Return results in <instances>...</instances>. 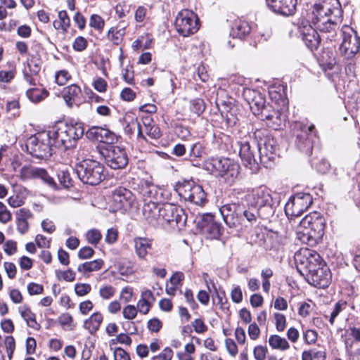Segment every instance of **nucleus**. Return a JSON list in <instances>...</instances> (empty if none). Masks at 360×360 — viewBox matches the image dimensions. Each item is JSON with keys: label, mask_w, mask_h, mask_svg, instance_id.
Wrapping results in <instances>:
<instances>
[{"label": "nucleus", "mask_w": 360, "mask_h": 360, "mask_svg": "<svg viewBox=\"0 0 360 360\" xmlns=\"http://www.w3.org/2000/svg\"><path fill=\"white\" fill-rule=\"evenodd\" d=\"M47 131L53 146L65 150L75 147L77 141L84 134V129L81 126L63 122H58Z\"/></svg>", "instance_id": "f257e3e1"}, {"label": "nucleus", "mask_w": 360, "mask_h": 360, "mask_svg": "<svg viewBox=\"0 0 360 360\" xmlns=\"http://www.w3.org/2000/svg\"><path fill=\"white\" fill-rule=\"evenodd\" d=\"M204 169L218 176L224 182L232 185L239 175L240 165L234 160L223 157H211L204 163Z\"/></svg>", "instance_id": "f03ea898"}, {"label": "nucleus", "mask_w": 360, "mask_h": 360, "mask_svg": "<svg viewBox=\"0 0 360 360\" xmlns=\"http://www.w3.org/2000/svg\"><path fill=\"white\" fill-rule=\"evenodd\" d=\"M325 219L319 212H314L306 215L300 222V239L309 245L316 243L324 233Z\"/></svg>", "instance_id": "7ed1b4c3"}, {"label": "nucleus", "mask_w": 360, "mask_h": 360, "mask_svg": "<svg viewBox=\"0 0 360 360\" xmlns=\"http://www.w3.org/2000/svg\"><path fill=\"white\" fill-rule=\"evenodd\" d=\"M249 205L257 207L263 219L273 216L275 202L271 191L265 186H259L249 191L244 198Z\"/></svg>", "instance_id": "20e7f679"}, {"label": "nucleus", "mask_w": 360, "mask_h": 360, "mask_svg": "<svg viewBox=\"0 0 360 360\" xmlns=\"http://www.w3.org/2000/svg\"><path fill=\"white\" fill-rule=\"evenodd\" d=\"M105 168L103 165L91 159H85L75 165V172L79 179L91 186L97 185L105 179Z\"/></svg>", "instance_id": "39448f33"}, {"label": "nucleus", "mask_w": 360, "mask_h": 360, "mask_svg": "<svg viewBox=\"0 0 360 360\" xmlns=\"http://www.w3.org/2000/svg\"><path fill=\"white\" fill-rule=\"evenodd\" d=\"M174 188L180 198L186 201L198 206H203L207 202V194L202 187L192 179L180 180Z\"/></svg>", "instance_id": "423d86ee"}, {"label": "nucleus", "mask_w": 360, "mask_h": 360, "mask_svg": "<svg viewBox=\"0 0 360 360\" xmlns=\"http://www.w3.org/2000/svg\"><path fill=\"white\" fill-rule=\"evenodd\" d=\"M27 152L39 159L49 158L53 153V145L47 131L38 132L27 139Z\"/></svg>", "instance_id": "0eeeda50"}, {"label": "nucleus", "mask_w": 360, "mask_h": 360, "mask_svg": "<svg viewBox=\"0 0 360 360\" xmlns=\"http://www.w3.org/2000/svg\"><path fill=\"white\" fill-rule=\"evenodd\" d=\"M254 139L257 143V152L261 162L273 160L278 150V143L269 131L265 129H256Z\"/></svg>", "instance_id": "6e6552de"}, {"label": "nucleus", "mask_w": 360, "mask_h": 360, "mask_svg": "<svg viewBox=\"0 0 360 360\" xmlns=\"http://www.w3.org/2000/svg\"><path fill=\"white\" fill-rule=\"evenodd\" d=\"M342 10L338 0H320L313 6L311 20L315 27H323L320 19L332 15L335 18L342 17Z\"/></svg>", "instance_id": "1a4fd4ad"}, {"label": "nucleus", "mask_w": 360, "mask_h": 360, "mask_svg": "<svg viewBox=\"0 0 360 360\" xmlns=\"http://www.w3.org/2000/svg\"><path fill=\"white\" fill-rule=\"evenodd\" d=\"M176 32L186 37L195 34L200 27L197 15L191 10L184 9L177 14L175 19Z\"/></svg>", "instance_id": "9d476101"}, {"label": "nucleus", "mask_w": 360, "mask_h": 360, "mask_svg": "<svg viewBox=\"0 0 360 360\" xmlns=\"http://www.w3.org/2000/svg\"><path fill=\"white\" fill-rule=\"evenodd\" d=\"M98 151L107 165L113 169H123L128 164L127 154L122 148L108 145L99 147Z\"/></svg>", "instance_id": "9b49d317"}, {"label": "nucleus", "mask_w": 360, "mask_h": 360, "mask_svg": "<svg viewBox=\"0 0 360 360\" xmlns=\"http://www.w3.org/2000/svg\"><path fill=\"white\" fill-rule=\"evenodd\" d=\"M296 141L297 148L302 153L310 155L313 148V143L316 138L314 126H307L301 122L295 123V125Z\"/></svg>", "instance_id": "f8f14e48"}, {"label": "nucleus", "mask_w": 360, "mask_h": 360, "mask_svg": "<svg viewBox=\"0 0 360 360\" xmlns=\"http://www.w3.org/2000/svg\"><path fill=\"white\" fill-rule=\"evenodd\" d=\"M343 39L340 46L342 56L347 59L353 58L359 52L360 48V37L351 27L346 26L342 30Z\"/></svg>", "instance_id": "ddd939ff"}, {"label": "nucleus", "mask_w": 360, "mask_h": 360, "mask_svg": "<svg viewBox=\"0 0 360 360\" xmlns=\"http://www.w3.org/2000/svg\"><path fill=\"white\" fill-rule=\"evenodd\" d=\"M312 204L310 194L298 193L292 196L285 206V212L288 217H298Z\"/></svg>", "instance_id": "4468645a"}, {"label": "nucleus", "mask_w": 360, "mask_h": 360, "mask_svg": "<svg viewBox=\"0 0 360 360\" xmlns=\"http://www.w3.org/2000/svg\"><path fill=\"white\" fill-rule=\"evenodd\" d=\"M112 203L116 210L126 212L138 207V202L132 192L123 187L116 188L112 193Z\"/></svg>", "instance_id": "2eb2a0df"}, {"label": "nucleus", "mask_w": 360, "mask_h": 360, "mask_svg": "<svg viewBox=\"0 0 360 360\" xmlns=\"http://www.w3.org/2000/svg\"><path fill=\"white\" fill-rule=\"evenodd\" d=\"M159 214L158 226H163L172 222H175L177 225L185 221L183 210L171 203L160 205Z\"/></svg>", "instance_id": "dca6fc26"}, {"label": "nucleus", "mask_w": 360, "mask_h": 360, "mask_svg": "<svg viewBox=\"0 0 360 360\" xmlns=\"http://www.w3.org/2000/svg\"><path fill=\"white\" fill-rule=\"evenodd\" d=\"M138 191L144 198H150L163 202L170 199V192L164 187H160L146 180L139 185Z\"/></svg>", "instance_id": "f3484780"}, {"label": "nucleus", "mask_w": 360, "mask_h": 360, "mask_svg": "<svg viewBox=\"0 0 360 360\" xmlns=\"http://www.w3.org/2000/svg\"><path fill=\"white\" fill-rule=\"evenodd\" d=\"M243 96L250 105L253 114L259 118L267 110V106H271L269 104L266 105L264 96L255 89H245L243 91Z\"/></svg>", "instance_id": "a211bd4d"}, {"label": "nucleus", "mask_w": 360, "mask_h": 360, "mask_svg": "<svg viewBox=\"0 0 360 360\" xmlns=\"http://www.w3.org/2000/svg\"><path fill=\"white\" fill-rule=\"evenodd\" d=\"M219 212L225 224L230 228L239 229L242 204L231 202L220 207Z\"/></svg>", "instance_id": "6ab92c4d"}, {"label": "nucleus", "mask_w": 360, "mask_h": 360, "mask_svg": "<svg viewBox=\"0 0 360 360\" xmlns=\"http://www.w3.org/2000/svg\"><path fill=\"white\" fill-rule=\"evenodd\" d=\"M316 259H320V255L314 250L301 249L295 255V261L297 271L302 276L309 272V266L315 262Z\"/></svg>", "instance_id": "aec40b11"}, {"label": "nucleus", "mask_w": 360, "mask_h": 360, "mask_svg": "<svg viewBox=\"0 0 360 360\" xmlns=\"http://www.w3.org/2000/svg\"><path fill=\"white\" fill-rule=\"evenodd\" d=\"M298 30L305 45L311 51L316 50L319 48L321 37L315 27L314 28L307 22H302V25L299 27Z\"/></svg>", "instance_id": "412c9836"}, {"label": "nucleus", "mask_w": 360, "mask_h": 360, "mask_svg": "<svg viewBox=\"0 0 360 360\" xmlns=\"http://www.w3.org/2000/svg\"><path fill=\"white\" fill-rule=\"evenodd\" d=\"M235 143V150H238V153L242 160L246 165L252 164V162H256L255 160V150L252 149L250 144V136H241L240 135L237 138Z\"/></svg>", "instance_id": "4be33fe9"}, {"label": "nucleus", "mask_w": 360, "mask_h": 360, "mask_svg": "<svg viewBox=\"0 0 360 360\" xmlns=\"http://www.w3.org/2000/svg\"><path fill=\"white\" fill-rule=\"evenodd\" d=\"M146 135L152 139H158L162 136V132L152 118L145 117L140 122V129L139 130V139L147 141Z\"/></svg>", "instance_id": "5701e85b"}, {"label": "nucleus", "mask_w": 360, "mask_h": 360, "mask_svg": "<svg viewBox=\"0 0 360 360\" xmlns=\"http://www.w3.org/2000/svg\"><path fill=\"white\" fill-rule=\"evenodd\" d=\"M305 279L310 285L314 287L326 288L330 283V271L326 265H323L322 269L317 270L312 274H309L308 277Z\"/></svg>", "instance_id": "b1692460"}, {"label": "nucleus", "mask_w": 360, "mask_h": 360, "mask_svg": "<svg viewBox=\"0 0 360 360\" xmlns=\"http://www.w3.org/2000/svg\"><path fill=\"white\" fill-rule=\"evenodd\" d=\"M262 218V214L257 207L242 204V214L240 217L239 229L252 226L257 222L259 218Z\"/></svg>", "instance_id": "393cba45"}, {"label": "nucleus", "mask_w": 360, "mask_h": 360, "mask_svg": "<svg viewBox=\"0 0 360 360\" xmlns=\"http://www.w3.org/2000/svg\"><path fill=\"white\" fill-rule=\"evenodd\" d=\"M266 2L274 13L286 16L294 14L297 5V0H266Z\"/></svg>", "instance_id": "a878e982"}, {"label": "nucleus", "mask_w": 360, "mask_h": 360, "mask_svg": "<svg viewBox=\"0 0 360 360\" xmlns=\"http://www.w3.org/2000/svg\"><path fill=\"white\" fill-rule=\"evenodd\" d=\"M86 136L89 139H94L97 141L112 145L117 140V137L115 133L108 129L92 127L86 132Z\"/></svg>", "instance_id": "bb28decb"}, {"label": "nucleus", "mask_w": 360, "mask_h": 360, "mask_svg": "<svg viewBox=\"0 0 360 360\" xmlns=\"http://www.w3.org/2000/svg\"><path fill=\"white\" fill-rule=\"evenodd\" d=\"M259 119L265 121L266 126L274 130L281 129L285 122V115L279 110H276L272 106H267V110Z\"/></svg>", "instance_id": "cd10ccee"}, {"label": "nucleus", "mask_w": 360, "mask_h": 360, "mask_svg": "<svg viewBox=\"0 0 360 360\" xmlns=\"http://www.w3.org/2000/svg\"><path fill=\"white\" fill-rule=\"evenodd\" d=\"M153 240L146 237L136 236L133 239L134 250L137 257L143 261L148 259V256L152 250Z\"/></svg>", "instance_id": "c85d7f7f"}, {"label": "nucleus", "mask_w": 360, "mask_h": 360, "mask_svg": "<svg viewBox=\"0 0 360 360\" xmlns=\"http://www.w3.org/2000/svg\"><path fill=\"white\" fill-rule=\"evenodd\" d=\"M62 95L66 105L69 108H72L73 105L79 106L82 101V90L76 84L65 87Z\"/></svg>", "instance_id": "c756f323"}, {"label": "nucleus", "mask_w": 360, "mask_h": 360, "mask_svg": "<svg viewBox=\"0 0 360 360\" xmlns=\"http://www.w3.org/2000/svg\"><path fill=\"white\" fill-rule=\"evenodd\" d=\"M160 202H155L150 200L148 202H145L143 209L142 214L148 224L153 226H158V219L159 214Z\"/></svg>", "instance_id": "7c9ffc66"}, {"label": "nucleus", "mask_w": 360, "mask_h": 360, "mask_svg": "<svg viewBox=\"0 0 360 360\" xmlns=\"http://www.w3.org/2000/svg\"><path fill=\"white\" fill-rule=\"evenodd\" d=\"M340 18H335L332 15H329L324 18L320 19V22L323 23V27H315L323 34H326V39L332 41L336 35V29L338 20Z\"/></svg>", "instance_id": "2f4dec72"}, {"label": "nucleus", "mask_w": 360, "mask_h": 360, "mask_svg": "<svg viewBox=\"0 0 360 360\" xmlns=\"http://www.w3.org/2000/svg\"><path fill=\"white\" fill-rule=\"evenodd\" d=\"M53 27L60 30L63 34L66 33L70 27V18L66 11H60L58 13V19L53 22Z\"/></svg>", "instance_id": "473e14b6"}, {"label": "nucleus", "mask_w": 360, "mask_h": 360, "mask_svg": "<svg viewBox=\"0 0 360 360\" xmlns=\"http://www.w3.org/2000/svg\"><path fill=\"white\" fill-rule=\"evenodd\" d=\"M29 173L34 177L40 178L46 184L53 188H57V184L48 172L42 168L33 167L28 170Z\"/></svg>", "instance_id": "72a5a7b5"}, {"label": "nucleus", "mask_w": 360, "mask_h": 360, "mask_svg": "<svg viewBox=\"0 0 360 360\" xmlns=\"http://www.w3.org/2000/svg\"><path fill=\"white\" fill-rule=\"evenodd\" d=\"M29 173L34 177L40 178L46 184L53 188H57V184L48 172L42 168L33 167L28 170Z\"/></svg>", "instance_id": "f704fd0d"}, {"label": "nucleus", "mask_w": 360, "mask_h": 360, "mask_svg": "<svg viewBox=\"0 0 360 360\" xmlns=\"http://www.w3.org/2000/svg\"><path fill=\"white\" fill-rule=\"evenodd\" d=\"M102 321V314L100 312H95L84 321V326L92 334L98 330Z\"/></svg>", "instance_id": "c9c22d12"}, {"label": "nucleus", "mask_w": 360, "mask_h": 360, "mask_svg": "<svg viewBox=\"0 0 360 360\" xmlns=\"http://www.w3.org/2000/svg\"><path fill=\"white\" fill-rule=\"evenodd\" d=\"M103 265V261L101 259H98L81 264L78 266L77 271L82 274H86V273L100 270Z\"/></svg>", "instance_id": "e433bc0d"}, {"label": "nucleus", "mask_w": 360, "mask_h": 360, "mask_svg": "<svg viewBox=\"0 0 360 360\" xmlns=\"http://www.w3.org/2000/svg\"><path fill=\"white\" fill-rule=\"evenodd\" d=\"M19 311L22 318L26 321L27 326L34 329H38L39 325L37 323L35 318V314L26 306H22L19 308Z\"/></svg>", "instance_id": "4c0bfd02"}, {"label": "nucleus", "mask_w": 360, "mask_h": 360, "mask_svg": "<svg viewBox=\"0 0 360 360\" xmlns=\"http://www.w3.org/2000/svg\"><path fill=\"white\" fill-rule=\"evenodd\" d=\"M269 344L272 349L285 351L290 348L287 340L278 335H271L269 338Z\"/></svg>", "instance_id": "58836bf2"}, {"label": "nucleus", "mask_w": 360, "mask_h": 360, "mask_svg": "<svg viewBox=\"0 0 360 360\" xmlns=\"http://www.w3.org/2000/svg\"><path fill=\"white\" fill-rule=\"evenodd\" d=\"M26 95L30 101L33 103H38L47 97L49 93L45 89L32 88L26 91Z\"/></svg>", "instance_id": "ea45409f"}, {"label": "nucleus", "mask_w": 360, "mask_h": 360, "mask_svg": "<svg viewBox=\"0 0 360 360\" xmlns=\"http://www.w3.org/2000/svg\"><path fill=\"white\" fill-rule=\"evenodd\" d=\"M250 27L247 22H239L232 28L231 34L233 37L242 38L249 34Z\"/></svg>", "instance_id": "a19ab883"}, {"label": "nucleus", "mask_w": 360, "mask_h": 360, "mask_svg": "<svg viewBox=\"0 0 360 360\" xmlns=\"http://www.w3.org/2000/svg\"><path fill=\"white\" fill-rule=\"evenodd\" d=\"M205 104L202 98H195L190 101V110L197 115H200L204 112Z\"/></svg>", "instance_id": "79ce46f5"}, {"label": "nucleus", "mask_w": 360, "mask_h": 360, "mask_svg": "<svg viewBox=\"0 0 360 360\" xmlns=\"http://www.w3.org/2000/svg\"><path fill=\"white\" fill-rule=\"evenodd\" d=\"M345 307H346L345 302H338L335 304L334 308H333V311L330 312V316H328L326 314V315H324V317L326 319H328L331 325H333L335 318L343 310V309L345 308Z\"/></svg>", "instance_id": "37998d69"}, {"label": "nucleus", "mask_w": 360, "mask_h": 360, "mask_svg": "<svg viewBox=\"0 0 360 360\" xmlns=\"http://www.w3.org/2000/svg\"><path fill=\"white\" fill-rule=\"evenodd\" d=\"M116 292V289L110 285H103L99 289V295L103 300H110L111 299Z\"/></svg>", "instance_id": "c03bdc74"}, {"label": "nucleus", "mask_w": 360, "mask_h": 360, "mask_svg": "<svg viewBox=\"0 0 360 360\" xmlns=\"http://www.w3.org/2000/svg\"><path fill=\"white\" fill-rule=\"evenodd\" d=\"M56 275L59 280L72 282L75 279V273L70 269L66 271L56 270Z\"/></svg>", "instance_id": "a18cd8bd"}, {"label": "nucleus", "mask_w": 360, "mask_h": 360, "mask_svg": "<svg viewBox=\"0 0 360 360\" xmlns=\"http://www.w3.org/2000/svg\"><path fill=\"white\" fill-rule=\"evenodd\" d=\"M140 129V122L137 119H133L124 127V132L128 136L134 135L135 131H137V138L139 139V130Z\"/></svg>", "instance_id": "49530a36"}, {"label": "nucleus", "mask_w": 360, "mask_h": 360, "mask_svg": "<svg viewBox=\"0 0 360 360\" xmlns=\"http://www.w3.org/2000/svg\"><path fill=\"white\" fill-rule=\"evenodd\" d=\"M102 238V235L98 229H91L86 233V239L92 245H97Z\"/></svg>", "instance_id": "de8ad7c7"}, {"label": "nucleus", "mask_w": 360, "mask_h": 360, "mask_svg": "<svg viewBox=\"0 0 360 360\" xmlns=\"http://www.w3.org/2000/svg\"><path fill=\"white\" fill-rule=\"evenodd\" d=\"M105 22L103 19L97 14H93L91 15L89 20V25L98 30H101L103 28Z\"/></svg>", "instance_id": "09e8293b"}, {"label": "nucleus", "mask_w": 360, "mask_h": 360, "mask_svg": "<svg viewBox=\"0 0 360 360\" xmlns=\"http://www.w3.org/2000/svg\"><path fill=\"white\" fill-rule=\"evenodd\" d=\"M122 78L129 84H134V73L133 66L129 65L122 70Z\"/></svg>", "instance_id": "8fccbe9b"}, {"label": "nucleus", "mask_w": 360, "mask_h": 360, "mask_svg": "<svg viewBox=\"0 0 360 360\" xmlns=\"http://www.w3.org/2000/svg\"><path fill=\"white\" fill-rule=\"evenodd\" d=\"M131 5L125 2L120 3L115 6V13L119 18H122L129 13Z\"/></svg>", "instance_id": "3c124183"}, {"label": "nucleus", "mask_w": 360, "mask_h": 360, "mask_svg": "<svg viewBox=\"0 0 360 360\" xmlns=\"http://www.w3.org/2000/svg\"><path fill=\"white\" fill-rule=\"evenodd\" d=\"M276 328L278 332H283L286 327L285 316L280 313L274 314Z\"/></svg>", "instance_id": "603ef678"}, {"label": "nucleus", "mask_w": 360, "mask_h": 360, "mask_svg": "<svg viewBox=\"0 0 360 360\" xmlns=\"http://www.w3.org/2000/svg\"><path fill=\"white\" fill-rule=\"evenodd\" d=\"M5 347L6 349V353L9 359H11L13 357V354L15 349V342L13 337L7 336L5 338Z\"/></svg>", "instance_id": "864d4df0"}, {"label": "nucleus", "mask_w": 360, "mask_h": 360, "mask_svg": "<svg viewBox=\"0 0 360 360\" xmlns=\"http://www.w3.org/2000/svg\"><path fill=\"white\" fill-rule=\"evenodd\" d=\"M91 290V286L89 283H77L75 285V293L80 297L89 294Z\"/></svg>", "instance_id": "5fc2aeb1"}, {"label": "nucleus", "mask_w": 360, "mask_h": 360, "mask_svg": "<svg viewBox=\"0 0 360 360\" xmlns=\"http://www.w3.org/2000/svg\"><path fill=\"white\" fill-rule=\"evenodd\" d=\"M205 221H207V226L210 224V231L214 235L219 234L221 231V225L214 221V217L212 214H207L205 217Z\"/></svg>", "instance_id": "6e6d98bb"}, {"label": "nucleus", "mask_w": 360, "mask_h": 360, "mask_svg": "<svg viewBox=\"0 0 360 360\" xmlns=\"http://www.w3.org/2000/svg\"><path fill=\"white\" fill-rule=\"evenodd\" d=\"M12 215L6 205L0 202V222L6 224L11 220Z\"/></svg>", "instance_id": "4d7b16f0"}, {"label": "nucleus", "mask_w": 360, "mask_h": 360, "mask_svg": "<svg viewBox=\"0 0 360 360\" xmlns=\"http://www.w3.org/2000/svg\"><path fill=\"white\" fill-rule=\"evenodd\" d=\"M71 76L67 70H60L56 74V82L60 85H65L70 79Z\"/></svg>", "instance_id": "13d9d810"}, {"label": "nucleus", "mask_w": 360, "mask_h": 360, "mask_svg": "<svg viewBox=\"0 0 360 360\" xmlns=\"http://www.w3.org/2000/svg\"><path fill=\"white\" fill-rule=\"evenodd\" d=\"M137 313H138V309H137L136 307H135L134 305H131V304L126 306L123 309V311H122L124 318L126 319H128V320L134 319L136 316Z\"/></svg>", "instance_id": "bf43d9fd"}, {"label": "nucleus", "mask_w": 360, "mask_h": 360, "mask_svg": "<svg viewBox=\"0 0 360 360\" xmlns=\"http://www.w3.org/2000/svg\"><path fill=\"white\" fill-rule=\"evenodd\" d=\"M86 46L87 41L83 37H77L72 44L73 49L77 51H84L86 48Z\"/></svg>", "instance_id": "052dcab7"}, {"label": "nucleus", "mask_w": 360, "mask_h": 360, "mask_svg": "<svg viewBox=\"0 0 360 360\" xmlns=\"http://www.w3.org/2000/svg\"><path fill=\"white\" fill-rule=\"evenodd\" d=\"M173 351L169 347H165L162 352L153 357L152 360H172Z\"/></svg>", "instance_id": "680f3d73"}, {"label": "nucleus", "mask_w": 360, "mask_h": 360, "mask_svg": "<svg viewBox=\"0 0 360 360\" xmlns=\"http://www.w3.org/2000/svg\"><path fill=\"white\" fill-rule=\"evenodd\" d=\"M118 237V231L116 229L111 228L107 231V233L105 235V240L108 244H113L115 243Z\"/></svg>", "instance_id": "e2e57ef3"}, {"label": "nucleus", "mask_w": 360, "mask_h": 360, "mask_svg": "<svg viewBox=\"0 0 360 360\" xmlns=\"http://www.w3.org/2000/svg\"><path fill=\"white\" fill-rule=\"evenodd\" d=\"M147 13V8L143 6H139L135 11L134 19L137 22L144 21Z\"/></svg>", "instance_id": "0e129e2a"}, {"label": "nucleus", "mask_w": 360, "mask_h": 360, "mask_svg": "<svg viewBox=\"0 0 360 360\" xmlns=\"http://www.w3.org/2000/svg\"><path fill=\"white\" fill-rule=\"evenodd\" d=\"M27 291L30 295H39L43 292L44 288L40 284L30 283L27 285Z\"/></svg>", "instance_id": "69168bd1"}, {"label": "nucleus", "mask_w": 360, "mask_h": 360, "mask_svg": "<svg viewBox=\"0 0 360 360\" xmlns=\"http://www.w3.org/2000/svg\"><path fill=\"white\" fill-rule=\"evenodd\" d=\"M16 219L27 221L32 217V213L29 209L21 208L16 212Z\"/></svg>", "instance_id": "338daca9"}, {"label": "nucleus", "mask_w": 360, "mask_h": 360, "mask_svg": "<svg viewBox=\"0 0 360 360\" xmlns=\"http://www.w3.org/2000/svg\"><path fill=\"white\" fill-rule=\"evenodd\" d=\"M114 359L115 360H130L128 353L120 347L115 349Z\"/></svg>", "instance_id": "774afa93"}]
</instances>
